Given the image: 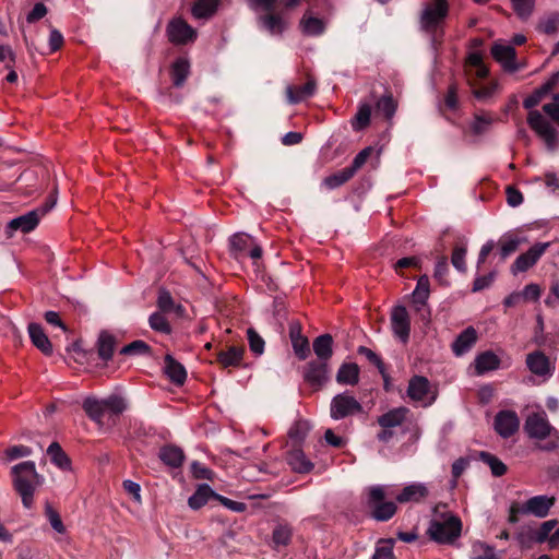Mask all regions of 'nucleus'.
Returning <instances> with one entry per match:
<instances>
[{
    "mask_svg": "<svg viewBox=\"0 0 559 559\" xmlns=\"http://www.w3.org/2000/svg\"><path fill=\"white\" fill-rule=\"evenodd\" d=\"M524 428L531 439L537 440L534 450L554 452L559 449V430L549 423L545 414L528 416Z\"/></svg>",
    "mask_w": 559,
    "mask_h": 559,
    "instance_id": "1",
    "label": "nucleus"
},
{
    "mask_svg": "<svg viewBox=\"0 0 559 559\" xmlns=\"http://www.w3.org/2000/svg\"><path fill=\"white\" fill-rule=\"evenodd\" d=\"M449 14L448 0H432L426 5L420 15V29L429 37L435 49L443 41V24Z\"/></svg>",
    "mask_w": 559,
    "mask_h": 559,
    "instance_id": "2",
    "label": "nucleus"
},
{
    "mask_svg": "<svg viewBox=\"0 0 559 559\" xmlns=\"http://www.w3.org/2000/svg\"><path fill=\"white\" fill-rule=\"evenodd\" d=\"M13 486L22 498V503L29 509L33 504L34 492L44 483V477L36 472L33 461L14 465L11 469Z\"/></svg>",
    "mask_w": 559,
    "mask_h": 559,
    "instance_id": "3",
    "label": "nucleus"
},
{
    "mask_svg": "<svg viewBox=\"0 0 559 559\" xmlns=\"http://www.w3.org/2000/svg\"><path fill=\"white\" fill-rule=\"evenodd\" d=\"M540 102L542 99L534 92L523 100V107L530 110L527 115V123L530 128L545 142L547 148L549 151H555L559 146V134L542 112L534 109V107H536Z\"/></svg>",
    "mask_w": 559,
    "mask_h": 559,
    "instance_id": "4",
    "label": "nucleus"
},
{
    "mask_svg": "<svg viewBox=\"0 0 559 559\" xmlns=\"http://www.w3.org/2000/svg\"><path fill=\"white\" fill-rule=\"evenodd\" d=\"M82 408L91 420L102 425L106 414L116 417L121 415L127 408V403L123 397L112 394L103 400L86 397Z\"/></svg>",
    "mask_w": 559,
    "mask_h": 559,
    "instance_id": "5",
    "label": "nucleus"
},
{
    "mask_svg": "<svg viewBox=\"0 0 559 559\" xmlns=\"http://www.w3.org/2000/svg\"><path fill=\"white\" fill-rule=\"evenodd\" d=\"M555 496L539 495L526 500L524 503L513 501L509 508L508 522L516 524L521 514H532L536 518H546L550 509L556 504Z\"/></svg>",
    "mask_w": 559,
    "mask_h": 559,
    "instance_id": "6",
    "label": "nucleus"
},
{
    "mask_svg": "<svg viewBox=\"0 0 559 559\" xmlns=\"http://www.w3.org/2000/svg\"><path fill=\"white\" fill-rule=\"evenodd\" d=\"M462 533V521L459 516L451 515L444 520L430 521L427 534L438 544H453Z\"/></svg>",
    "mask_w": 559,
    "mask_h": 559,
    "instance_id": "7",
    "label": "nucleus"
},
{
    "mask_svg": "<svg viewBox=\"0 0 559 559\" xmlns=\"http://www.w3.org/2000/svg\"><path fill=\"white\" fill-rule=\"evenodd\" d=\"M385 492L381 486L369 488L367 504L371 510L373 519L380 522L390 520L396 512V504L393 501H384Z\"/></svg>",
    "mask_w": 559,
    "mask_h": 559,
    "instance_id": "8",
    "label": "nucleus"
},
{
    "mask_svg": "<svg viewBox=\"0 0 559 559\" xmlns=\"http://www.w3.org/2000/svg\"><path fill=\"white\" fill-rule=\"evenodd\" d=\"M56 204V200L52 199L47 201L43 206L29 211L23 215H20L8 223L7 228L10 231L20 230L24 234L34 230L39 224L40 218L49 212L53 205Z\"/></svg>",
    "mask_w": 559,
    "mask_h": 559,
    "instance_id": "9",
    "label": "nucleus"
},
{
    "mask_svg": "<svg viewBox=\"0 0 559 559\" xmlns=\"http://www.w3.org/2000/svg\"><path fill=\"white\" fill-rule=\"evenodd\" d=\"M361 404L348 392L336 394L330 404V415L338 420L361 413Z\"/></svg>",
    "mask_w": 559,
    "mask_h": 559,
    "instance_id": "10",
    "label": "nucleus"
},
{
    "mask_svg": "<svg viewBox=\"0 0 559 559\" xmlns=\"http://www.w3.org/2000/svg\"><path fill=\"white\" fill-rule=\"evenodd\" d=\"M168 40L174 45H187L197 39V31L182 17H174L166 27Z\"/></svg>",
    "mask_w": 559,
    "mask_h": 559,
    "instance_id": "11",
    "label": "nucleus"
},
{
    "mask_svg": "<svg viewBox=\"0 0 559 559\" xmlns=\"http://www.w3.org/2000/svg\"><path fill=\"white\" fill-rule=\"evenodd\" d=\"M549 242H537L532 246L526 252L520 254L513 264L511 265V272L516 274L519 272H525L534 266L540 257L545 253Z\"/></svg>",
    "mask_w": 559,
    "mask_h": 559,
    "instance_id": "12",
    "label": "nucleus"
},
{
    "mask_svg": "<svg viewBox=\"0 0 559 559\" xmlns=\"http://www.w3.org/2000/svg\"><path fill=\"white\" fill-rule=\"evenodd\" d=\"M304 380L314 390L321 389L329 380L328 362L311 360L304 368Z\"/></svg>",
    "mask_w": 559,
    "mask_h": 559,
    "instance_id": "13",
    "label": "nucleus"
},
{
    "mask_svg": "<svg viewBox=\"0 0 559 559\" xmlns=\"http://www.w3.org/2000/svg\"><path fill=\"white\" fill-rule=\"evenodd\" d=\"M245 347L242 345H228L215 353V361L222 369L240 368L243 365Z\"/></svg>",
    "mask_w": 559,
    "mask_h": 559,
    "instance_id": "14",
    "label": "nucleus"
},
{
    "mask_svg": "<svg viewBox=\"0 0 559 559\" xmlns=\"http://www.w3.org/2000/svg\"><path fill=\"white\" fill-rule=\"evenodd\" d=\"M491 55L507 72L514 73L521 69L516 62V51L511 45L495 43L491 47Z\"/></svg>",
    "mask_w": 559,
    "mask_h": 559,
    "instance_id": "15",
    "label": "nucleus"
},
{
    "mask_svg": "<svg viewBox=\"0 0 559 559\" xmlns=\"http://www.w3.org/2000/svg\"><path fill=\"white\" fill-rule=\"evenodd\" d=\"M391 328L401 342L407 343L411 334V318L404 306H395L391 312Z\"/></svg>",
    "mask_w": 559,
    "mask_h": 559,
    "instance_id": "16",
    "label": "nucleus"
},
{
    "mask_svg": "<svg viewBox=\"0 0 559 559\" xmlns=\"http://www.w3.org/2000/svg\"><path fill=\"white\" fill-rule=\"evenodd\" d=\"M495 430L502 438H509L514 435L520 426V420L513 411H500L495 417Z\"/></svg>",
    "mask_w": 559,
    "mask_h": 559,
    "instance_id": "17",
    "label": "nucleus"
},
{
    "mask_svg": "<svg viewBox=\"0 0 559 559\" xmlns=\"http://www.w3.org/2000/svg\"><path fill=\"white\" fill-rule=\"evenodd\" d=\"M429 278L423 275L418 278L415 290L413 292V302L415 310L420 313L423 320H429L430 310L427 308V299L429 297Z\"/></svg>",
    "mask_w": 559,
    "mask_h": 559,
    "instance_id": "18",
    "label": "nucleus"
},
{
    "mask_svg": "<svg viewBox=\"0 0 559 559\" xmlns=\"http://www.w3.org/2000/svg\"><path fill=\"white\" fill-rule=\"evenodd\" d=\"M466 75L469 84L473 86L472 79H486L489 74V69L484 63L483 57L479 52H472L466 59Z\"/></svg>",
    "mask_w": 559,
    "mask_h": 559,
    "instance_id": "19",
    "label": "nucleus"
},
{
    "mask_svg": "<svg viewBox=\"0 0 559 559\" xmlns=\"http://www.w3.org/2000/svg\"><path fill=\"white\" fill-rule=\"evenodd\" d=\"M526 366L530 371L536 376L544 377L551 374L550 361L540 350H535L527 355Z\"/></svg>",
    "mask_w": 559,
    "mask_h": 559,
    "instance_id": "20",
    "label": "nucleus"
},
{
    "mask_svg": "<svg viewBox=\"0 0 559 559\" xmlns=\"http://www.w3.org/2000/svg\"><path fill=\"white\" fill-rule=\"evenodd\" d=\"M408 414L409 409L407 407H395L379 416L377 423L381 428L392 429L402 426Z\"/></svg>",
    "mask_w": 559,
    "mask_h": 559,
    "instance_id": "21",
    "label": "nucleus"
},
{
    "mask_svg": "<svg viewBox=\"0 0 559 559\" xmlns=\"http://www.w3.org/2000/svg\"><path fill=\"white\" fill-rule=\"evenodd\" d=\"M477 342V332L473 326L463 330L452 343V350L456 356L466 354Z\"/></svg>",
    "mask_w": 559,
    "mask_h": 559,
    "instance_id": "22",
    "label": "nucleus"
},
{
    "mask_svg": "<svg viewBox=\"0 0 559 559\" xmlns=\"http://www.w3.org/2000/svg\"><path fill=\"white\" fill-rule=\"evenodd\" d=\"M27 330L33 345L44 355L50 356L52 354V345L41 325L38 323H29Z\"/></svg>",
    "mask_w": 559,
    "mask_h": 559,
    "instance_id": "23",
    "label": "nucleus"
},
{
    "mask_svg": "<svg viewBox=\"0 0 559 559\" xmlns=\"http://www.w3.org/2000/svg\"><path fill=\"white\" fill-rule=\"evenodd\" d=\"M164 372L176 385H182L187 379V371L183 365L167 354L164 359Z\"/></svg>",
    "mask_w": 559,
    "mask_h": 559,
    "instance_id": "24",
    "label": "nucleus"
},
{
    "mask_svg": "<svg viewBox=\"0 0 559 559\" xmlns=\"http://www.w3.org/2000/svg\"><path fill=\"white\" fill-rule=\"evenodd\" d=\"M287 463L296 473H309L313 468V464L306 457L301 447H293L287 452Z\"/></svg>",
    "mask_w": 559,
    "mask_h": 559,
    "instance_id": "25",
    "label": "nucleus"
},
{
    "mask_svg": "<svg viewBox=\"0 0 559 559\" xmlns=\"http://www.w3.org/2000/svg\"><path fill=\"white\" fill-rule=\"evenodd\" d=\"M158 457L165 465L173 468H178L183 463L185 453L179 447L168 444L160 448Z\"/></svg>",
    "mask_w": 559,
    "mask_h": 559,
    "instance_id": "26",
    "label": "nucleus"
},
{
    "mask_svg": "<svg viewBox=\"0 0 559 559\" xmlns=\"http://www.w3.org/2000/svg\"><path fill=\"white\" fill-rule=\"evenodd\" d=\"M190 74V62L185 57H178L170 67V76L175 87L183 86Z\"/></svg>",
    "mask_w": 559,
    "mask_h": 559,
    "instance_id": "27",
    "label": "nucleus"
},
{
    "mask_svg": "<svg viewBox=\"0 0 559 559\" xmlns=\"http://www.w3.org/2000/svg\"><path fill=\"white\" fill-rule=\"evenodd\" d=\"M317 88L313 80H308L301 86H288L286 90L287 99L290 104H298L301 100L311 97Z\"/></svg>",
    "mask_w": 559,
    "mask_h": 559,
    "instance_id": "28",
    "label": "nucleus"
},
{
    "mask_svg": "<svg viewBox=\"0 0 559 559\" xmlns=\"http://www.w3.org/2000/svg\"><path fill=\"white\" fill-rule=\"evenodd\" d=\"M429 381L427 378L421 376H414L409 380L407 395L413 401L424 402L429 392Z\"/></svg>",
    "mask_w": 559,
    "mask_h": 559,
    "instance_id": "29",
    "label": "nucleus"
},
{
    "mask_svg": "<svg viewBox=\"0 0 559 559\" xmlns=\"http://www.w3.org/2000/svg\"><path fill=\"white\" fill-rule=\"evenodd\" d=\"M313 352L318 360L328 362L333 355V337L331 334H322L314 338L312 343Z\"/></svg>",
    "mask_w": 559,
    "mask_h": 559,
    "instance_id": "30",
    "label": "nucleus"
},
{
    "mask_svg": "<svg viewBox=\"0 0 559 559\" xmlns=\"http://www.w3.org/2000/svg\"><path fill=\"white\" fill-rule=\"evenodd\" d=\"M252 238L243 233L235 234L229 238L230 254L235 259L247 257V251L251 247Z\"/></svg>",
    "mask_w": 559,
    "mask_h": 559,
    "instance_id": "31",
    "label": "nucleus"
},
{
    "mask_svg": "<svg viewBox=\"0 0 559 559\" xmlns=\"http://www.w3.org/2000/svg\"><path fill=\"white\" fill-rule=\"evenodd\" d=\"M215 495L217 493L207 484H201L198 486L194 493L189 497L188 506L192 510H199L205 506L210 499L215 500Z\"/></svg>",
    "mask_w": 559,
    "mask_h": 559,
    "instance_id": "32",
    "label": "nucleus"
},
{
    "mask_svg": "<svg viewBox=\"0 0 559 559\" xmlns=\"http://www.w3.org/2000/svg\"><path fill=\"white\" fill-rule=\"evenodd\" d=\"M500 367V358L491 350L480 353L475 359L477 374H484Z\"/></svg>",
    "mask_w": 559,
    "mask_h": 559,
    "instance_id": "33",
    "label": "nucleus"
},
{
    "mask_svg": "<svg viewBox=\"0 0 559 559\" xmlns=\"http://www.w3.org/2000/svg\"><path fill=\"white\" fill-rule=\"evenodd\" d=\"M428 495V489L423 484H411L402 489L397 495L396 500L400 503H406L409 501L419 502Z\"/></svg>",
    "mask_w": 559,
    "mask_h": 559,
    "instance_id": "34",
    "label": "nucleus"
},
{
    "mask_svg": "<svg viewBox=\"0 0 559 559\" xmlns=\"http://www.w3.org/2000/svg\"><path fill=\"white\" fill-rule=\"evenodd\" d=\"M261 28L267 31L272 35H280L285 29V22L283 19L273 13V11H266L264 15L259 17Z\"/></svg>",
    "mask_w": 559,
    "mask_h": 559,
    "instance_id": "35",
    "label": "nucleus"
},
{
    "mask_svg": "<svg viewBox=\"0 0 559 559\" xmlns=\"http://www.w3.org/2000/svg\"><path fill=\"white\" fill-rule=\"evenodd\" d=\"M290 340L296 356L304 360L310 354L309 341L306 336L300 334V328H290Z\"/></svg>",
    "mask_w": 559,
    "mask_h": 559,
    "instance_id": "36",
    "label": "nucleus"
},
{
    "mask_svg": "<svg viewBox=\"0 0 559 559\" xmlns=\"http://www.w3.org/2000/svg\"><path fill=\"white\" fill-rule=\"evenodd\" d=\"M116 347V338L107 331H102L97 341V352L102 360L108 361L112 358Z\"/></svg>",
    "mask_w": 559,
    "mask_h": 559,
    "instance_id": "37",
    "label": "nucleus"
},
{
    "mask_svg": "<svg viewBox=\"0 0 559 559\" xmlns=\"http://www.w3.org/2000/svg\"><path fill=\"white\" fill-rule=\"evenodd\" d=\"M359 380V367L354 362H344L337 373L336 381L340 384L354 385Z\"/></svg>",
    "mask_w": 559,
    "mask_h": 559,
    "instance_id": "38",
    "label": "nucleus"
},
{
    "mask_svg": "<svg viewBox=\"0 0 559 559\" xmlns=\"http://www.w3.org/2000/svg\"><path fill=\"white\" fill-rule=\"evenodd\" d=\"M221 0H197L192 5V15L197 19H209L218 9Z\"/></svg>",
    "mask_w": 559,
    "mask_h": 559,
    "instance_id": "39",
    "label": "nucleus"
},
{
    "mask_svg": "<svg viewBox=\"0 0 559 559\" xmlns=\"http://www.w3.org/2000/svg\"><path fill=\"white\" fill-rule=\"evenodd\" d=\"M47 454L52 464L61 469H69L71 467V460L68 454L62 450L58 442H51L47 449Z\"/></svg>",
    "mask_w": 559,
    "mask_h": 559,
    "instance_id": "40",
    "label": "nucleus"
},
{
    "mask_svg": "<svg viewBox=\"0 0 559 559\" xmlns=\"http://www.w3.org/2000/svg\"><path fill=\"white\" fill-rule=\"evenodd\" d=\"M371 105L362 103L359 105L358 110L352 119V128L354 131H361L370 124Z\"/></svg>",
    "mask_w": 559,
    "mask_h": 559,
    "instance_id": "41",
    "label": "nucleus"
},
{
    "mask_svg": "<svg viewBox=\"0 0 559 559\" xmlns=\"http://www.w3.org/2000/svg\"><path fill=\"white\" fill-rule=\"evenodd\" d=\"M536 28L546 35L556 34L559 31V12L554 11L543 16Z\"/></svg>",
    "mask_w": 559,
    "mask_h": 559,
    "instance_id": "42",
    "label": "nucleus"
},
{
    "mask_svg": "<svg viewBox=\"0 0 559 559\" xmlns=\"http://www.w3.org/2000/svg\"><path fill=\"white\" fill-rule=\"evenodd\" d=\"M520 243L521 240L516 236L509 234L503 235L497 243L499 246V253L501 259L504 260L514 253L518 250Z\"/></svg>",
    "mask_w": 559,
    "mask_h": 559,
    "instance_id": "43",
    "label": "nucleus"
},
{
    "mask_svg": "<svg viewBox=\"0 0 559 559\" xmlns=\"http://www.w3.org/2000/svg\"><path fill=\"white\" fill-rule=\"evenodd\" d=\"M479 459L490 467L492 475L496 477L503 476L508 471L507 465L489 452L481 451L479 453Z\"/></svg>",
    "mask_w": 559,
    "mask_h": 559,
    "instance_id": "44",
    "label": "nucleus"
},
{
    "mask_svg": "<svg viewBox=\"0 0 559 559\" xmlns=\"http://www.w3.org/2000/svg\"><path fill=\"white\" fill-rule=\"evenodd\" d=\"M309 430H310V426H309L308 421H306V420L296 421L288 431V437L293 442V447H301Z\"/></svg>",
    "mask_w": 559,
    "mask_h": 559,
    "instance_id": "45",
    "label": "nucleus"
},
{
    "mask_svg": "<svg viewBox=\"0 0 559 559\" xmlns=\"http://www.w3.org/2000/svg\"><path fill=\"white\" fill-rule=\"evenodd\" d=\"M302 32L311 36H320L325 31V24L321 19L313 16H304L300 21Z\"/></svg>",
    "mask_w": 559,
    "mask_h": 559,
    "instance_id": "46",
    "label": "nucleus"
},
{
    "mask_svg": "<svg viewBox=\"0 0 559 559\" xmlns=\"http://www.w3.org/2000/svg\"><path fill=\"white\" fill-rule=\"evenodd\" d=\"M354 177V174L352 170H349L348 167H345L341 169L340 171H336L330 176H328L323 183L328 189H336L341 187L342 185L346 183L349 179Z\"/></svg>",
    "mask_w": 559,
    "mask_h": 559,
    "instance_id": "47",
    "label": "nucleus"
},
{
    "mask_svg": "<svg viewBox=\"0 0 559 559\" xmlns=\"http://www.w3.org/2000/svg\"><path fill=\"white\" fill-rule=\"evenodd\" d=\"M396 102L391 94L383 95L376 103V110L381 114L386 120H390L396 111Z\"/></svg>",
    "mask_w": 559,
    "mask_h": 559,
    "instance_id": "48",
    "label": "nucleus"
},
{
    "mask_svg": "<svg viewBox=\"0 0 559 559\" xmlns=\"http://www.w3.org/2000/svg\"><path fill=\"white\" fill-rule=\"evenodd\" d=\"M151 352V346L142 340L133 341L120 349V354L126 356L150 355Z\"/></svg>",
    "mask_w": 559,
    "mask_h": 559,
    "instance_id": "49",
    "label": "nucleus"
},
{
    "mask_svg": "<svg viewBox=\"0 0 559 559\" xmlns=\"http://www.w3.org/2000/svg\"><path fill=\"white\" fill-rule=\"evenodd\" d=\"M148 324L152 330L163 333V334H170L171 333V325L166 319V317L157 311L153 312L148 318Z\"/></svg>",
    "mask_w": 559,
    "mask_h": 559,
    "instance_id": "50",
    "label": "nucleus"
},
{
    "mask_svg": "<svg viewBox=\"0 0 559 559\" xmlns=\"http://www.w3.org/2000/svg\"><path fill=\"white\" fill-rule=\"evenodd\" d=\"M472 548L473 556L471 559H499L495 548L484 542H475Z\"/></svg>",
    "mask_w": 559,
    "mask_h": 559,
    "instance_id": "51",
    "label": "nucleus"
},
{
    "mask_svg": "<svg viewBox=\"0 0 559 559\" xmlns=\"http://www.w3.org/2000/svg\"><path fill=\"white\" fill-rule=\"evenodd\" d=\"M357 353L361 356H365L369 362L374 365L379 370L380 374L382 376L383 380H386L385 365L380 358V356H378L373 350L366 346H359Z\"/></svg>",
    "mask_w": 559,
    "mask_h": 559,
    "instance_id": "52",
    "label": "nucleus"
},
{
    "mask_svg": "<svg viewBox=\"0 0 559 559\" xmlns=\"http://www.w3.org/2000/svg\"><path fill=\"white\" fill-rule=\"evenodd\" d=\"M292 528L287 524H278L273 531V543L275 546H287L292 540Z\"/></svg>",
    "mask_w": 559,
    "mask_h": 559,
    "instance_id": "53",
    "label": "nucleus"
},
{
    "mask_svg": "<svg viewBox=\"0 0 559 559\" xmlns=\"http://www.w3.org/2000/svg\"><path fill=\"white\" fill-rule=\"evenodd\" d=\"M512 7L516 15L522 19H528L535 7V0H511Z\"/></svg>",
    "mask_w": 559,
    "mask_h": 559,
    "instance_id": "54",
    "label": "nucleus"
},
{
    "mask_svg": "<svg viewBox=\"0 0 559 559\" xmlns=\"http://www.w3.org/2000/svg\"><path fill=\"white\" fill-rule=\"evenodd\" d=\"M247 337L250 350L254 355H262L264 353L265 342L261 335L253 328H249L247 331Z\"/></svg>",
    "mask_w": 559,
    "mask_h": 559,
    "instance_id": "55",
    "label": "nucleus"
},
{
    "mask_svg": "<svg viewBox=\"0 0 559 559\" xmlns=\"http://www.w3.org/2000/svg\"><path fill=\"white\" fill-rule=\"evenodd\" d=\"M393 540L381 539L374 550L371 559H393Z\"/></svg>",
    "mask_w": 559,
    "mask_h": 559,
    "instance_id": "56",
    "label": "nucleus"
},
{
    "mask_svg": "<svg viewBox=\"0 0 559 559\" xmlns=\"http://www.w3.org/2000/svg\"><path fill=\"white\" fill-rule=\"evenodd\" d=\"M373 153L372 146H367L361 150L353 159L350 166H348L349 170L355 175L357 170H359L368 160V158Z\"/></svg>",
    "mask_w": 559,
    "mask_h": 559,
    "instance_id": "57",
    "label": "nucleus"
},
{
    "mask_svg": "<svg viewBox=\"0 0 559 559\" xmlns=\"http://www.w3.org/2000/svg\"><path fill=\"white\" fill-rule=\"evenodd\" d=\"M191 472L197 479L213 480L215 473L199 461H193L191 464Z\"/></svg>",
    "mask_w": 559,
    "mask_h": 559,
    "instance_id": "58",
    "label": "nucleus"
},
{
    "mask_svg": "<svg viewBox=\"0 0 559 559\" xmlns=\"http://www.w3.org/2000/svg\"><path fill=\"white\" fill-rule=\"evenodd\" d=\"M32 453V449L23 444L9 447L4 451L7 459L10 461L29 456Z\"/></svg>",
    "mask_w": 559,
    "mask_h": 559,
    "instance_id": "59",
    "label": "nucleus"
},
{
    "mask_svg": "<svg viewBox=\"0 0 559 559\" xmlns=\"http://www.w3.org/2000/svg\"><path fill=\"white\" fill-rule=\"evenodd\" d=\"M465 254H466V248H464V247L456 246L453 249L451 262H452L453 266L460 272L466 271Z\"/></svg>",
    "mask_w": 559,
    "mask_h": 559,
    "instance_id": "60",
    "label": "nucleus"
},
{
    "mask_svg": "<svg viewBox=\"0 0 559 559\" xmlns=\"http://www.w3.org/2000/svg\"><path fill=\"white\" fill-rule=\"evenodd\" d=\"M46 515L49 520L50 525L56 532L60 534H63L66 532V526L63 525L59 513L56 510H53L49 504L46 506Z\"/></svg>",
    "mask_w": 559,
    "mask_h": 559,
    "instance_id": "61",
    "label": "nucleus"
},
{
    "mask_svg": "<svg viewBox=\"0 0 559 559\" xmlns=\"http://www.w3.org/2000/svg\"><path fill=\"white\" fill-rule=\"evenodd\" d=\"M491 122H492V119L490 117L483 116V115H476L474 122L472 123V127H471L473 133H475L477 135L485 133L488 130Z\"/></svg>",
    "mask_w": 559,
    "mask_h": 559,
    "instance_id": "62",
    "label": "nucleus"
},
{
    "mask_svg": "<svg viewBox=\"0 0 559 559\" xmlns=\"http://www.w3.org/2000/svg\"><path fill=\"white\" fill-rule=\"evenodd\" d=\"M157 307L160 312H170L175 308V301L167 290H160L157 298Z\"/></svg>",
    "mask_w": 559,
    "mask_h": 559,
    "instance_id": "63",
    "label": "nucleus"
},
{
    "mask_svg": "<svg viewBox=\"0 0 559 559\" xmlns=\"http://www.w3.org/2000/svg\"><path fill=\"white\" fill-rule=\"evenodd\" d=\"M543 111L557 124H559V94L554 96V102L545 104Z\"/></svg>",
    "mask_w": 559,
    "mask_h": 559,
    "instance_id": "64",
    "label": "nucleus"
}]
</instances>
